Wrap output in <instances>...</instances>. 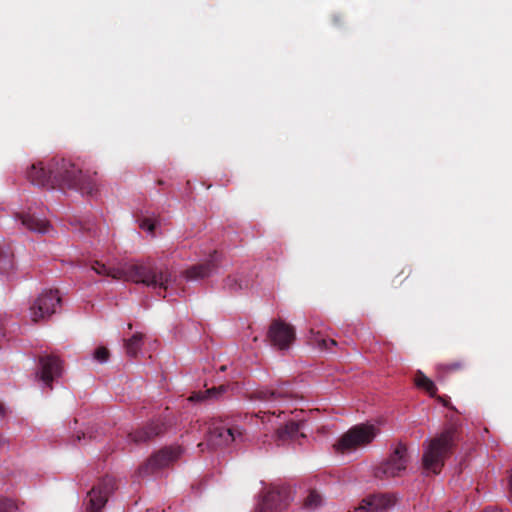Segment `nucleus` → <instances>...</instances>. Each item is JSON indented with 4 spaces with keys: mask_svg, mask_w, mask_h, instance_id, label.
I'll use <instances>...</instances> for the list:
<instances>
[{
    "mask_svg": "<svg viewBox=\"0 0 512 512\" xmlns=\"http://www.w3.org/2000/svg\"><path fill=\"white\" fill-rule=\"evenodd\" d=\"M164 431L165 426L163 422L153 421L146 426L130 433L129 437L134 443H145L161 435Z\"/></svg>",
    "mask_w": 512,
    "mask_h": 512,
    "instance_id": "nucleus-17",
    "label": "nucleus"
},
{
    "mask_svg": "<svg viewBox=\"0 0 512 512\" xmlns=\"http://www.w3.org/2000/svg\"><path fill=\"white\" fill-rule=\"evenodd\" d=\"M243 438V430L238 426L212 423L208 429L206 444L211 448H218L241 442Z\"/></svg>",
    "mask_w": 512,
    "mask_h": 512,
    "instance_id": "nucleus-7",
    "label": "nucleus"
},
{
    "mask_svg": "<svg viewBox=\"0 0 512 512\" xmlns=\"http://www.w3.org/2000/svg\"><path fill=\"white\" fill-rule=\"evenodd\" d=\"M226 387L221 385L219 387H213L210 389H207L206 391L202 392H194L190 397L189 400L192 402H201L207 398H218L223 392H225Z\"/></svg>",
    "mask_w": 512,
    "mask_h": 512,
    "instance_id": "nucleus-23",
    "label": "nucleus"
},
{
    "mask_svg": "<svg viewBox=\"0 0 512 512\" xmlns=\"http://www.w3.org/2000/svg\"><path fill=\"white\" fill-rule=\"evenodd\" d=\"M128 329H132V324L131 323L128 324Z\"/></svg>",
    "mask_w": 512,
    "mask_h": 512,
    "instance_id": "nucleus-34",
    "label": "nucleus"
},
{
    "mask_svg": "<svg viewBox=\"0 0 512 512\" xmlns=\"http://www.w3.org/2000/svg\"><path fill=\"white\" fill-rule=\"evenodd\" d=\"M183 453L181 446H168L160 449L142 464L138 473L140 476H148L169 467L176 462Z\"/></svg>",
    "mask_w": 512,
    "mask_h": 512,
    "instance_id": "nucleus-6",
    "label": "nucleus"
},
{
    "mask_svg": "<svg viewBox=\"0 0 512 512\" xmlns=\"http://www.w3.org/2000/svg\"><path fill=\"white\" fill-rule=\"evenodd\" d=\"M60 303L61 298L58 295V290L42 292L30 307L32 321L38 322L41 319L50 317L56 312V307Z\"/></svg>",
    "mask_w": 512,
    "mask_h": 512,
    "instance_id": "nucleus-9",
    "label": "nucleus"
},
{
    "mask_svg": "<svg viewBox=\"0 0 512 512\" xmlns=\"http://www.w3.org/2000/svg\"><path fill=\"white\" fill-rule=\"evenodd\" d=\"M219 256L216 251L210 256V259L191 266L185 271V277L188 280L204 279L212 275L218 268Z\"/></svg>",
    "mask_w": 512,
    "mask_h": 512,
    "instance_id": "nucleus-16",
    "label": "nucleus"
},
{
    "mask_svg": "<svg viewBox=\"0 0 512 512\" xmlns=\"http://www.w3.org/2000/svg\"><path fill=\"white\" fill-rule=\"evenodd\" d=\"M94 358L99 362H105L109 358V350L105 347H98L94 352Z\"/></svg>",
    "mask_w": 512,
    "mask_h": 512,
    "instance_id": "nucleus-28",
    "label": "nucleus"
},
{
    "mask_svg": "<svg viewBox=\"0 0 512 512\" xmlns=\"http://www.w3.org/2000/svg\"><path fill=\"white\" fill-rule=\"evenodd\" d=\"M277 411H278L277 416H280L281 414H285V410L278 409Z\"/></svg>",
    "mask_w": 512,
    "mask_h": 512,
    "instance_id": "nucleus-32",
    "label": "nucleus"
},
{
    "mask_svg": "<svg viewBox=\"0 0 512 512\" xmlns=\"http://www.w3.org/2000/svg\"><path fill=\"white\" fill-rule=\"evenodd\" d=\"M156 221L151 218H143L140 220L139 227L147 232H149L151 235H154V230L156 228Z\"/></svg>",
    "mask_w": 512,
    "mask_h": 512,
    "instance_id": "nucleus-27",
    "label": "nucleus"
},
{
    "mask_svg": "<svg viewBox=\"0 0 512 512\" xmlns=\"http://www.w3.org/2000/svg\"><path fill=\"white\" fill-rule=\"evenodd\" d=\"M251 285V279L247 278L241 273L228 276L224 281V288L237 292L243 289L249 288Z\"/></svg>",
    "mask_w": 512,
    "mask_h": 512,
    "instance_id": "nucleus-19",
    "label": "nucleus"
},
{
    "mask_svg": "<svg viewBox=\"0 0 512 512\" xmlns=\"http://www.w3.org/2000/svg\"><path fill=\"white\" fill-rule=\"evenodd\" d=\"M395 504L391 494H375L364 498L355 512H384Z\"/></svg>",
    "mask_w": 512,
    "mask_h": 512,
    "instance_id": "nucleus-14",
    "label": "nucleus"
},
{
    "mask_svg": "<svg viewBox=\"0 0 512 512\" xmlns=\"http://www.w3.org/2000/svg\"><path fill=\"white\" fill-rule=\"evenodd\" d=\"M377 435V429L371 424H359L351 427L334 444L339 453H349L370 444Z\"/></svg>",
    "mask_w": 512,
    "mask_h": 512,
    "instance_id": "nucleus-4",
    "label": "nucleus"
},
{
    "mask_svg": "<svg viewBox=\"0 0 512 512\" xmlns=\"http://www.w3.org/2000/svg\"><path fill=\"white\" fill-rule=\"evenodd\" d=\"M63 373L62 360L55 355H42L38 359L36 379L41 381L48 389L53 388V382Z\"/></svg>",
    "mask_w": 512,
    "mask_h": 512,
    "instance_id": "nucleus-8",
    "label": "nucleus"
},
{
    "mask_svg": "<svg viewBox=\"0 0 512 512\" xmlns=\"http://www.w3.org/2000/svg\"><path fill=\"white\" fill-rule=\"evenodd\" d=\"M17 505L11 499L0 497V512H14Z\"/></svg>",
    "mask_w": 512,
    "mask_h": 512,
    "instance_id": "nucleus-26",
    "label": "nucleus"
},
{
    "mask_svg": "<svg viewBox=\"0 0 512 512\" xmlns=\"http://www.w3.org/2000/svg\"><path fill=\"white\" fill-rule=\"evenodd\" d=\"M481 512H497L496 509L492 508V507H488L486 509H484L483 511Z\"/></svg>",
    "mask_w": 512,
    "mask_h": 512,
    "instance_id": "nucleus-31",
    "label": "nucleus"
},
{
    "mask_svg": "<svg viewBox=\"0 0 512 512\" xmlns=\"http://www.w3.org/2000/svg\"><path fill=\"white\" fill-rule=\"evenodd\" d=\"M144 335L135 333L131 338L124 340L126 354L130 357H136L143 345Z\"/></svg>",
    "mask_w": 512,
    "mask_h": 512,
    "instance_id": "nucleus-21",
    "label": "nucleus"
},
{
    "mask_svg": "<svg viewBox=\"0 0 512 512\" xmlns=\"http://www.w3.org/2000/svg\"><path fill=\"white\" fill-rule=\"evenodd\" d=\"M302 398L298 392L291 388L289 383H281L275 389L256 390L251 394L252 400H259L268 404L287 402Z\"/></svg>",
    "mask_w": 512,
    "mask_h": 512,
    "instance_id": "nucleus-13",
    "label": "nucleus"
},
{
    "mask_svg": "<svg viewBox=\"0 0 512 512\" xmlns=\"http://www.w3.org/2000/svg\"><path fill=\"white\" fill-rule=\"evenodd\" d=\"M409 463L407 446L399 442L389 456L374 468V476L378 479H388L401 476Z\"/></svg>",
    "mask_w": 512,
    "mask_h": 512,
    "instance_id": "nucleus-5",
    "label": "nucleus"
},
{
    "mask_svg": "<svg viewBox=\"0 0 512 512\" xmlns=\"http://www.w3.org/2000/svg\"><path fill=\"white\" fill-rule=\"evenodd\" d=\"M305 422L301 419L288 420L284 426L276 430V440L279 444L288 441L298 442L301 444L300 439L306 438V435L300 430L303 428Z\"/></svg>",
    "mask_w": 512,
    "mask_h": 512,
    "instance_id": "nucleus-15",
    "label": "nucleus"
},
{
    "mask_svg": "<svg viewBox=\"0 0 512 512\" xmlns=\"http://www.w3.org/2000/svg\"><path fill=\"white\" fill-rule=\"evenodd\" d=\"M5 414V407L2 403H0V417L4 416Z\"/></svg>",
    "mask_w": 512,
    "mask_h": 512,
    "instance_id": "nucleus-30",
    "label": "nucleus"
},
{
    "mask_svg": "<svg viewBox=\"0 0 512 512\" xmlns=\"http://www.w3.org/2000/svg\"><path fill=\"white\" fill-rule=\"evenodd\" d=\"M96 176V172L93 175L88 171L83 172L72 160L60 157L33 163L27 171V177L33 185L71 189L90 196L98 191Z\"/></svg>",
    "mask_w": 512,
    "mask_h": 512,
    "instance_id": "nucleus-1",
    "label": "nucleus"
},
{
    "mask_svg": "<svg viewBox=\"0 0 512 512\" xmlns=\"http://www.w3.org/2000/svg\"><path fill=\"white\" fill-rule=\"evenodd\" d=\"M203 445H204V443H199L198 447L202 448Z\"/></svg>",
    "mask_w": 512,
    "mask_h": 512,
    "instance_id": "nucleus-35",
    "label": "nucleus"
},
{
    "mask_svg": "<svg viewBox=\"0 0 512 512\" xmlns=\"http://www.w3.org/2000/svg\"><path fill=\"white\" fill-rule=\"evenodd\" d=\"M466 362L464 360H456L450 363H441L437 366L438 371L444 373L456 372L465 369Z\"/></svg>",
    "mask_w": 512,
    "mask_h": 512,
    "instance_id": "nucleus-25",
    "label": "nucleus"
},
{
    "mask_svg": "<svg viewBox=\"0 0 512 512\" xmlns=\"http://www.w3.org/2000/svg\"><path fill=\"white\" fill-rule=\"evenodd\" d=\"M309 341L311 344L316 345L321 350H330L331 346H336L337 342L334 339H325L320 336V331H316L315 327L310 328Z\"/></svg>",
    "mask_w": 512,
    "mask_h": 512,
    "instance_id": "nucleus-22",
    "label": "nucleus"
},
{
    "mask_svg": "<svg viewBox=\"0 0 512 512\" xmlns=\"http://www.w3.org/2000/svg\"><path fill=\"white\" fill-rule=\"evenodd\" d=\"M116 489L115 478L109 475L103 477L99 483L88 492V512H100L105 506L109 495Z\"/></svg>",
    "mask_w": 512,
    "mask_h": 512,
    "instance_id": "nucleus-10",
    "label": "nucleus"
},
{
    "mask_svg": "<svg viewBox=\"0 0 512 512\" xmlns=\"http://www.w3.org/2000/svg\"><path fill=\"white\" fill-rule=\"evenodd\" d=\"M289 504V490L286 487H271L262 496L256 512H281Z\"/></svg>",
    "mask_w": 512,
    "mask_h": 512,
    "instance_id": "nucleus-12",
    "label": "nucleus"
},
{
    "mask_svg": "<svg viewBox=\"0 0 512 512\" xmlns=\"http://www.w3.org/2000/svg\"><path fill=\"white\" fill-rule=\"evenodd\" d=\"M220 370H221V371H225V370H226V366H222V367L220 368Z\"/></svg>",
    "mask_w": 512,
    "mask_h": 512,
    "instance_id": "nucleus-33",
    "label": "nucleus"
},
{
    "mask_svg": "<svg viewBox=\"0 0 512 512\" xmlns=\"http://www.w3.org/2000/svg\"><path fill=\"white\" fill-rule=\"evenodd\" d=\"M414 384L417 388L424 390L431 397L436 395L437 387L435 383L420 370L415 373Z\"/></svg>",
    "mask_w": 512,
    "mask_h": 512,
    "instance_id": "nucleus-20",
    "label": "nucleus"
},
{
    "mask_svg": "<svg viewBox=\"0 0 512 512\" xmlns=\"http://www.w3.org/2000/svg\"><path fill=\"white\" fill-rule=\"evenodd\" d=\"M17 217L21 220L22 225L32 232L47 234L52 229L47 220L38 218L35 215L23 213L18 214Z\"/></svg>",
    "mask_w": 512,
    "mask_h": 512,
    "instance_id": "nucleus-18",
    "label": "nucleus"
},
{
    "mask_svg": "<svg viewBox=\"0 0 512 512\" xmlns=\"http://www.w3.org/2000/svg\"><path fill=\"white\" fill-rule=\"evenodd\" d=\"M86 436H88L90 439L95 438L91 431L83 432L81 435L78 434L76 438L78 441H80L82 438H86Z\"/></svg>",
    "mask_w": 512,
    "mask_h": 512,
    "instance_id": "nucleus-29",
    "label": "nucleus"
},
{
    "mask_svg": "<svg viewBox=\"0 0 512 512\" xmlns=\"http://www.w3.org/2000/svg\"><path fill=\"white\" fill-rule=\"evenodd\" d=\"M4 260V258L0 257V263Z\"/></svg>",
    "mask_w": 512,
    "mask_h": 512,
    "instance_id": "nucleus-36",
    "label": "nucleus"
},
{
    "mask_svg": "<svg viewBox=\"0 0 512 512\" xmlns=\"http://www.w3.org/2000/svg\"><path fill=\"white\" fill-rule=\"evenodd\" d=\"M322 502V496L316 490H310L309 494L304 499V507L309 510H314L321 506Z\"/></svg>",
    "mask_w": 512,
    "mask_h": 512,
    "instance_id": "nucleus-24",
    "label": "nucleus"
},
{
    "mask_svg": "<svg viewBox=\"0 0 512 512\" xmlns=\"http://www.w3.org/2000/svg\"><path fill=\"white\" fill-rule=\"evenodd\" d=\"M456 442V430L449 428L439 436L429 440L425 447L422 464L426 471L439 474L445 459L452 453Z\"/></svg>",
    "mask_w": 512,
    "mask_h": 512,
    "instance_id": "nucleus-3",
    "label": "nucleus"
},
{
    "mask_svg": "<svg viewBox=\"0 0 512 512\" xmlns=\"http://www.w3.org/2000/svg\"><path fill=\"white\" fill-rule=\"evenodd\" d=\"M267 337L272 346L279 350H287L295 340V329L283 320H273L270 324Z\"/></svg>",
    "mask_w": 512,
    "mask_h": 512,
    "instance_id": "nucleus-11",
    "label": "nucleus"
},
{
    "mask_svg": "<svg viewBox=\"0 0 512 512\" xmlns=\"http://www.w3.org/2000/svg\"><path fill=\"white\" fill-rule=\"evenodd\" d=\"M92 269L99 275L108 276L115 280L130 281L143 284L153 289H159L158 295L165 298L173 275L166 266H157L147 261L141 263L125 262L119 267H108L106 264L95 261Z\"/></svg>",
    "mask_w": 512,
    "mask_h": 512,
    "instance_id": "nucleus-2",
    "label": "nucleus"
}]
</instances>
